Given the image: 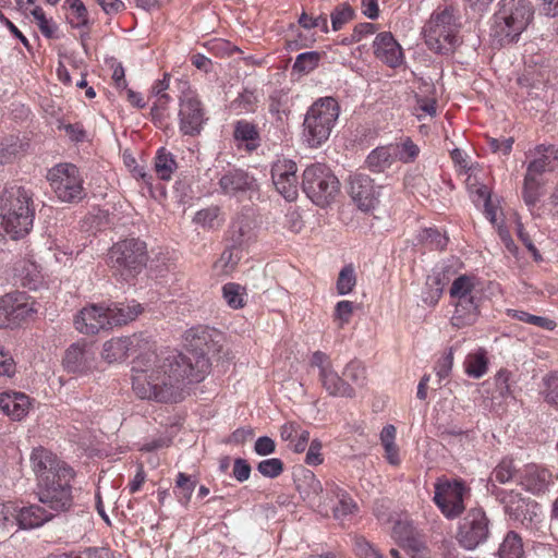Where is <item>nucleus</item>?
Segmentation results:
<instances>
[{
	"label": "nucleus",
	"instance_id": "obj_12",
	"mask_svg": "<svg viewBox=\"0 0 558 558\" xmlns=\"http://www.w3.org/2000/svg\"><path fill=\"white\" fill-rule=\"evenodd\" d=\"M310 366L317 369L318 381L328 396L348 399L356 396L352 385L338 374L327 353L315 351L311 356Z\"/></svg>",
	"mask_w": 558,
	"mask_h": 558
},
{
	"label": "nucleus",
	"instance_id": "obj_51",
	"mask_svg": "<svg viewBox=\"0 0 558 558\" xmlns=\"http://www.w3.org/2000/svg\"><path fill=\"white\" fill-rule=\"evenodd\" d=\"M353 312V302L348 300L339 301L335 306L332 320L339 329H342L351 322Z\"/></svg>",
	"mask_w": 558,
	"mask_h": 558
},
{
	"label": "nucleus",
	"instance_id": "obj_14",
	"mask_svg": "<svg viewBox=\"0 0 558 558\" xmlns=\"http://www.w3.org/2000/svg\"><path fill=\"white\" fill-rule=\"evenodd\" d=\"M495 495L504 506V511L510 520L526 529H532L538 523L541 508L535 500L524 498L520 493L507 489H499Z\"/></svg>",
	"mask_w": 558,
	"mask_h": 558
},
{
	"label": "nucleus",
	"instance_id": "obj_57",
	"mask_svg": "<svg viewBox=\"0 0 558 558\" xmlns=\"http://www.w3.org/2000/svg\"><path fill=\"white\" fill-rule=\"evenodd\" d=\"M257 470L265 477L276 478L283 472L284 464L279 458H270L260 461Z\"/></svg>",
	"mask_w": 558,
	"mask_h": 558
},
{
	"label": "nucleus",
	"instance_id": "obj_52",
	"mask_svg": "<svg viewBox=\"0 0 558 558\" xmlns=\"http://www.w3.org/2000/svg\"><path fill=\"white\" fill-rule=\"evenodd\" d=\"M442 284L439 278L435 277L428 279L426 286L422 292V300L428 306H435L438 304L442 295Z\"/></svg>",
	"mask_w": 558,
	"mask_h": 558
},
{
	"label": "nucleus",
	"instance_id": "obj_28",
	"mask_svg": "<svg viewBox=\"0 0 558 558\" xmlns=\"http://www.w3.org/2000/svg\"><path fill=\"white\" fill-rule=\"evenodd\" d=\"M11 294V328L17 327L24 322L33 318L38 312V303L34 298L24 292H15Z\"/></svg>",
	"mask_w": 558,
	"mask_h": 558
},
{
	"label": "nucleus",
	"instance_id": "obj_13",
	"mask_svg": "<svg viewBox=\"0 0 558 558\" xmlns=\"http://www.w3.org/2000/svg\"><path fill=\"white\" fill-rule=\"evenodd\" d=\"M53 517V512L38 505L20 506L13 501L0 505V521L5 527L17 525L22 530L36 529Z\"/></svg>",
	"mask_w": 558,
	"mask_h": 558
},
{
	"label": "nucleus",
	"instance_id": "obj_62",
	"mask_svg": "<svg viewBox=\"0 0 558 558\" xmlns=\"http://www.w3.org/2000/svg\"><path fill=\"white\" fill-rule=\"evenodd\" d=\"M322 442L318 439L312 440L305 457V463L308 465H319L323 463L324 458L322 454Z\"/></svg>",
	"mask_w": 558,
	"mask_h": 558
},
{
	"label": "nucleus",
	"instance_id": "obj_35",
	"mask_svg": "<svg viewBox=\"0 0 558 558\" xmlns=\"http://www.w3.org/2000/svg\"><path fill=\"white\" fill-rule=\"evenodd\" d=\"M464 372L472 378H481L488 371V357L485 349L480 348L470 352L463 363Z\"/></svg>",
	"mask_w": 558,
	"mask_h": 558
},
{
	"label": "nucleus",
	"instance_id": "obj_6",
	"mask_svg": "<svg viewBox=\"0 0 558 558\" xmlns=\"http://www.w3.org/2000/svg\"><path fill=\"white\" fill-rule=\"evenodd\" d=\"M340 107L332 97L317 99L304 119V137L311 147H319L330 136L339 117Z\"/></svg>",
	"mask_w": 558,
	"mask_h": 558
},
{
	"label": "nucleus",
	"instance_id": "obj_19",
	"mask_svg": "<svg viewBox=\"0 0 558 558\" xmlns=\"http://www.w3.org/2000/svg\"><path fill=\"white\" fill-rule=\"evenodd\" d=\"M107 306L90 304L83 307L74 319L75 328L85 335H96L100 330L109 329V316Z\"/></svg>",
	"mask_w": 558,
	"mask_h": 558
},
{
	"label": "nucleus",
	"instance_id": "obj_9",
	"mask_svg": "<svg viewBox=\"0 0 558 558\" xmlns=\"http://www.w3.org/2000/svg\"><path fill=\"white\" fill-rule=\"evenodd\" d=\"M302 187L314 204L327 206L339 192V181L324 163H313L303 172Z\"/></svg>",
	"mask_w": 558,
	"mask_h": 558
},
{
	"label": "nucleus",
	"instance_id": "obj_61",
	"mask_svg": "<svg viewBox=\"0 0 558 558\" xmlns=\"http://www.w3.org/2000/svg\"><path fill=\"white\" fill-rule=\"evenodd\" d=\"M377 32V26L369 22L359 23L354 26L351 34V41H361L363 38Z\"/></svg>",
	"mask_w": 558,
	"mask_h": 558
},
{
	"label": "nucleus",
	"instance_id": "obj_2",
	"mask_svg": "<svg viewBox=\"0 0 558 558\" xmlns=\"http://www.w3.org/2000/svg\"><path fill=\"white\" fill-rule=\"evenodd\" d=\"M0 216L5 233L13 240L27 235L35 219L33 190L15 183L7 185L0 194Z\"/></svg>",
	"mask_w": 558,
	"mask_h": 558
},
{
	"label": "nucleus",
	"instance_id": "obj_41",
	"mask_svg": "<svg viewBox=\"0 0 558 558\" xmlns=\"http://www.w3.org/2000/svg\"><path fill=\"white\" fill-rule=\"evenodd\" d=\"M329 492L338 499V505L333 508V515L336 519H341L353 513L356 508V504L345 490L332 483Z\"/></svg>",
	"mask_w": 558,
	"mask_h": 558
},
{
	"label": "nucleus",
	"instance_id": "obj_55",
	"mask_svg": "<svg viewBox=\"0 0 558 558\" xmlns=\"http://www.w3.org/2000/svg\"><path fill=\"white\" fill-rule=\"evenodd\" d=\"M258 96L254 90L244 89L234 99L233 106L240 112H255L257 109Z\"/></svg>",
	"mask_w": 558,
	"mask_h": 558
},
{
	"label": "nucleus",
	"instance_id": "obj_64",
	"mask_svg": "<svg viewBox=\"0 0 558 558\" xmlns=\"http://www.w3.org/2000/svg\"><path fill=\"white\" fill-rule=\"evenodd\" d=\"M356 553L363 558H384L377 548L365 539L356 542Z\"/></svg>",
	"mask_w": 558,
	"mask_h": 558
},
{
	"label": "nucleus",
	"instance_id": "obj_58",
	"mask_svg": "<svg viewBox=\"0 0 558 558\" xmlns=\"http://www.w3.org/2000/svg\"><path fill=\"white\" fill-rule=\"evenodd\" d=\"M453 366V348H449L436 362L435 372L439 380L449 377Z\"/></svg>",
	"mask_w": 558,
	"mask_h": 558
},
{
	"label": "nucleus",
	"instance_id": "obj_48",
	"mask_svg": "<svg viewBox=\"0 0 558 558\" xmlns=\"http://www.w3.org/2000/svg\"><path fill=\"white\" fill-rule=\"evenodd\" d=\"M356 284V276L353 265L344 266L337 279L336 288L339 295L349 294Z\"/></svg>",
	"mask_w": 558,
	"mask_h": 558
},
{
	"label": "nucleus",
	"instance_id": "obj_31",
	"mask_svg": "<svg viewBox=\"0 0 558 558\" xmlns=\"http://www.w3.org/2000/svg\"><path fill=\"white\" fill-rule=\"evenodd\" d=\"M477 279L472 275H460L450 287L449 294L453 302H465L480 299L475 293Z\"/></svg>",
	"mask_w": 558,
	"mask_h": 558
},
{
	"label": "nucleus",
	"instance_id": "obj_56",
	"mask_svg": "<svg viewBox=\"0 0 558 558\" xmlns=\"http://www.w3.org/2000/svg\"><path fill=\"white\" fill-rule=\"evenodd\" d=\"M545 82L544 74L535 66H526L518 77V84L526 88H537Z\"/></svg>",
	"mask_w": 558,
	"mask_h": 558
},
{
	"label": "nucleus",
	"instance_id": "obj_45",
	"mask_svg": "<svg viewBox=\"0 0 558 558\" xmlns=\"http://www.w3.org/2000/svg\"><path fill=\"white\" fill-rule=\"evenodd\" d=\"M194 222L201 226L203 229L214 230L219 228L223 219L221 217L220 208L218 206H211L198 210L194 216Z\"/></svg>",
	"mask_w": 558,
	"mask_h": 558
},
{
	"label": "nucleus",
	"instance_id": "obj_38",
	"mask_svg": "<svg viewBox=\"0 0 558 558\" xmlns=\"http://www.w3.org/2000/svg\"><path fill=\"white\" fill-rule=\"evenodd\" d=\"M64 5L69 10L66 20L72 28H89V14L82 0H65Z\"/></svg>",
	"mask_w": 558,
	"mask_h": 558
},
{
	"label": "nucleus",
	"instance_id": "obj_54",
	"mask_svg": "<svg viewBox=\"0 0 558 558\" xmlns=\"http://www.w3.org/2000/svg\"><path fill=\"white\" fill-rule=\"evenodd\" d=\"M298 23L304 29L319 28L324 34L329 33L327 15L324 13L314 17L306 12H303L299 17Z\"/></svg>",
	"mask_w": 558,
	"mask_h": 558
},
{
	"label": "nucleus",
	"instance_id": "obj_42",
	"mask_svg": "<svg viewBox=\"0 0 558 558\" xmlns=\"http://www.w3.org/2000/svg\"><path fill=\"white\" fill-rule=\"evenodd\" d=\"M222 296L229 307L240 310L246 305V289L235 282L222 286Z\"/></svg>",
	"mask_w": 558,
	"mask_h": 558
},
{
	"label": "nucleus",
	"instance_id": "obj_50",
	"mask_svg": "<svg viewBox=\"0 0 558 558\" xmlns=\"http://www.w3.org/2000/svg\"><path fill=\"white\" fill-rule=\"evenodd\" d=\"M322 59V54L317 51H308L299 54L293 64V70L299 73H310L314 71Z\"/></svg>",
	"mask_w": 558,
	"mask_h": 558
},
{
	"label": "nucleus",
	"instance_id": "obj_11",
	"mask_svg": "<svg viewBox=\"0 0 558 558\" xmlns=\"http://www.w3.org/2000/svg\"><path fill=\"white\" fill-rule=\"evenodd\" d=\"M73 471L65 470L54 480L38 483L39 501L48 507V510L54 514L68 511L73 506V490L71 480Z\"/></svg>",
	"mask_w": 558,
	"mask_h": 558
},
{
	"label": "nucleus",
	"instance_id": "obj_49",
	"mask_svg": "<svg viewBox=\"0 0 558 558\" xmlns=\"http://www.w3.org/2000/svg\"><path fill=\"white\" fill-rule=\"evenodd\" d=\"M195 484L196 483L191 480L190 475L182 472L178 474L174 493L182 505H187L190 502Z\"/></svg>",
	"mask_w": 558,
	"mask_h": 558
},
{
	"label": "nucleus",
	"instance_id": "obj_46",
	"mask_svg": "<svg viewBox=\"0 0 558 558\" xmlns=\"http://www.w3.org/2000/svg\"><path fill=\"white\" fill-rule=\"evenodd\" d=\"M418 241L428 250L442 251L448 244V236L436 228H426L418 233Z\"/></svg>",
	"mask_w": 558,
	"mask_h": 558
},
{
	"label": "nucleus",
	"instance_id": "obj_15",
	"mask_svg": "<svg viewBox=\"0 0 558 558\" xmlns=\"http://www.w3.org/2000/svg\"><path fill=\"white\" fill-rule=\"evenodd\" d=\"M490 520L482 508H471L459 522L457 542L472 550L484 544L490 535Z\"/></svg>",
	"mask_w": 558,
	"mask_h": 558
},
{
	"label": "nucleus",
	"instance_id": "obj_40",
	"mask_svg": "<svg viewBox=\"0 0 558 558\" xmlns=\"http://www.w3.org/2000/svg\"><path fill=\"white\" fill-rule=\"evenodd\" d=\"M393 147V155L396 161L403 163L414 162L420 155V147L412 141L411 137H403L400 142L391 144Z\"/></svg>",
	"mask_w": 558,
	"mask_h": 558
},
{
	"label": "nucleus",
	"instance_id": "obj_27",
	"mask_svg": "<svg viewBox=\"0 0 558 558\" xmlns=\"http://www.w3.org/2000/svg\"><path fill=\"white\" fill-rule=\"evenodd\" d=\"M31 404V398L24 392H0V410L13 421L24 418L29 412Z\"/></svg>",
	"mask_w": 558,
	"mask_h": 558
},
{
	"label": "nucleus",
	"instance_id": "obj_47",
	"mask_svg": "<svg viewBox=\"0 0 558 558\" xmlns=\"http://www.w3.org/2000/svg\"><path fill=\"white\" fill-rule=\"evenodd\" d=\"M541 395L546 403L558 408V371L550 372L542 379Z\"/></svg>",
	"mask_w": 558,
	"mask_h": 558
},
{
	"label": "nucleus",
	"instance_id": "obj_8",
	"mask_svg": "<svg viewBox=\"0 0 558 558\" xmlns=\"http://www.w3.org/2000/svg\"><path fill=\"white\" fill-rule=\"evenodd\" d=\"M470 495L471 488L462 478L442 476L434 484L433 501L446 519L454 520L464 512V500Z\"/></svg>",
	"mask_w": 558,
	"mask_h": 558
},
{
	"label": "nucleus",
	"instance_id": "obj_59",
	"mask_svg": "<svg viewBox=\"0 0 558 558\" xmlns=\"http://www.w3.org/2000/svg\"><path fill=\"white\" fill-rule=\"evenodd\" d=\"M515 472L512 460H502L494 470L495 480L498 483L505 484L509 482Z\"/></svg>",
	"mask_w": 558,
	"mask_h": 558
},
{
	"label": "nucleus",
	"instance_id": "obj_24",
	"mask_svg": "<svg viewBox=\"0 0 558 558\" xmlns=\"http://www.w3.org/2000/svg\"><path fill=\"white\" fill-rule=\"evenodd\" d=\"M256 225L254 220L245 215L235 217L228 231L227 240L232 244V247H246L256 241Z\"/></svg>",
	"mask_w": 558,
	"mask_h": 558
},
{
	"label": "nucleus",
	"instance_id": "obj_32",
	"mask_svg": "<svg viewBox=\"0 0 558 558\" xmlns=\"http://www.w3.org/2000/svg\"><path fill=\"white\" fill-rule=\"evenodd\" d=\"M14 270L15 280L23 288L36 290L41 282L40 270L38 266L31 260H21L16 264Z\"/></svg>",
	"mask_w": 558,
	"mask_h": 558
},
{
	"label": "nucleus",
	"instance_id": "obj_26",
	"mask_svg": "<svg viewBox=\"0 0 558 558\" xmlns=\"http://www.w3.org/2000/svg\"><path fill=\"white\" fill-rule=\"evenodd\" d=\"M519 483L525 490L538 495L548 488L551 473L536 464H527L520 473Z\"/></svg>",
	"mask_w": 558,
	"mask_h": 558
},
{
	"label": "nucleus",
	"instance_id": "obj_7",
	"mask_svg": "<svg viewBox=\"0 0 558 558\" xmlns=\"http://www.w3.org/2000/svg\"><path fill=\"white\" fill-rule=\"evenodd\" d=\"M148 258L146 243L136 238L121 240L109 251L111 268L125 281L141 274L146 267Z\"/></svg>",
	"mask_w": 558,
	"mask_h": 558
},
{
	"label": "nucleus",
	"instance_id": "obj_36",
	"mask_svg": "<svg viewBox=\"0 0 558 558\" xmlns=\"http://www.w3.org/2000/svg\"><path fill=\"white\" fill-rule=\"evenodd\" d=\"M342 376L352 385V389L355 391L356 388H365L368 381L367 368L365 364L357 359H353L344 365Z\"/></svg>",
	"mask_w": 558,
	"mask_h": 558
},
{
	"label": "nucleus",
	"instance_id": "obj_44",
	"mask_svg": "<svg viewBox=\"0 0 558 558\" xmlns=\"http://www.w3.org/2000/svg\"><path fill=\"white\" fill-rule=\"evenodd\" d=\"M356 16L353 7L348 2L337 4L330 12L331 28L333 32L341 31L348 23Z\"/></svg>",
	"mask_w": 558,
	"mask_h": 558
},
{
	"label": "nucleus",
	"instance_id": "obj_10",
	"mask_svg": "<svg viewBox=\"0 0 558 558\" xmlns=\"http://www.w3.org/2000/svg\"><path fill=\"white\" fill-rule=\"evenodd\" d=\"M47 180L57 198L63 203H78L86 196L84 180L73 163H58L47 174Z\"/></svg>",
	"mask_w": 558,
	"mask_h": 558
},
{
	"label": "nucleus",
	"instance_id": "obj_63",
	"mask_svg": "<svg viewBox=\"0 0 558 558\" xmlns=\"http://www.w3.org/2000/svg\"><path fill=\"white\" fill-rule=\"evenodd\" d=\"M251 471H252V468L246 460L241 459V458H238L234 460L232 473H233V476L239 482H244V481L248 480V477L251 475Z\"/></svg>",
	"mask_w": 558,
	"mask_h": 558
},
{
	"label": "nucleus",
	"instance_id": "obj_53",
	"mask_svg": "<svg viewBox=\"0 0 558 558\" xmlns=\"http://www.w3.org/2000/svg\"><path fill=\"white\" fill-rule=\"evenodd\" d=\"M236 247H232V245L226 248L220 258L215 263L214 268L222 275H229L232 272L240 260V257L234 254V250Z\"/></svg>",
	"mask_w": 558,
	"mask_h": 558
},
{
	"label": "nucleus",
	"instance_id": "obj_39",
	"mask_svg": "<svg viewBox=\"0 0 558 558\" xmlns=\"http://www.w3.org/2000/svg\"><path fill=\"white\" fill-rule=\"evenodd\" d=\"M498 555L500 558H522L524 549L521 536L514 531H509L499 546Z\"/></svg>",
	"mask_w": 558,
	"mask_h": 558
},
{
	"label": "nucleus",
	"instance_id": "obj_5",
	"mask_svg": "<svg viewBox=\"0 0 558 558\" xmlns=\"http://www.w3.org/2000/svg\"><path fill=\"white\" fill-rule=\"evenodd\" d=\"M460 24L452 8L436 10L423 27L427 47L440 54L454 51L459 45Z\"/></svg>",
	"mask_w": 558,
	"mask_h": 558
},
{
	"label": "nucleus",
	"instance_id": "obj_17",
	"mask_svg": "<svg viewBox=\"0 0 558 558\" xmlns=\"http://www.w3.org/2000/svg\"><path fill=\"white\" fill-rule=\"evenodd\" d=\"M298 166L291 159H278L271 167L272 183L280 195L288 202L295 201L299 195Z\"/></svg>",
	"mask_w": 558,
	"mask_h": 558
},
{
	"label": "nucleus",
	"instance_id": "obj_1",
	"mask_svg": "<svg viewBox=\"0 0 558 558\" xmlns=\"http://www.w3.org/2000/svg\"><path fill=\"white\" fill-rule=\"evenodd\" d=\"M209 368V359L204 353L165 355L148 350L133 360L132 391L141 400L178 403L187 395L189 385L202 381Z\"/></svg>",
	"mask_w": 558,
	"mask_h": 558
},
{
	"label": "nucleus",
	"instance_id": "obj_29",
	"mask_svg": "<svg viewBox=\"0 0 558 558\" xmlns=\"http://www.w3.org/2000/svg\"><path fill=\"white\" fill-rule=\"evenodd\" d=\"M233 138L239 149L247 153L256 150L260 145V135L255 123L247 120H239L234 123Z\"/></svg>",
	"mask_w": 558,
	"mask_h": 558
},
{
	"label": "nucleus",
	"instance_id": "obj_33",
	"mask_svg": "<svg viewBox=\"0 0 558 558\" xmlns=\"http://www.w3.org/2000/svg\"><path fill=\"white\" fill-rule=\"evenodd\" d=\"M109 316L110 328L114 326L125 325L134 320L143 311L141 304L133 302L132 304H113L107 306Z\"/></svg>",
	"mask_w": 558,
	"mask_h": 558
},
{
	"label": "nucleus",
	"instance_id": "obj_3",
	"mask_svg": "<svg viewBox=\"0 0 558 558\" xmlns=\"http://www.w3.org/2000/svg\"><path fill=\"white\" fill-rule=\"evenodd\" d=\"M529 158L522 195L529 206H534L543 194V173L558 169V144L536 145L529 151Z\"/></svg>",
	"mask_w": 558,
	"mask_h": 558
},
{
	"label": "nucleus",
	"instance_id": "obj_37",
	"mask_svg": "<svg viewBox=\"0 0 558 558\" xmlns=\"http://www.w3.org/2000/svg\"><path fill=\"white\" fill-rule=\"evenodd\" d=\"M368 168L373 172H383L396 162L393 147L390 145L380 146L371 151L366 158Z\"/></svg>",
	"mask_w": 558,
	"mask_h": 558
},
{
	"label": "nucleus",
	"instance_id": "obj_16",
	"mask_svg": "<svg viewBox=\"0 0 558 558\" xmlns=\"http://www.w3.org/2000/svg\"><path fill=\"white\" fill-rule=\"evenodd\" d=\"M179 107L180 132L187 136H198L208 120L198 95L193 90L182 93Z\"/></svg>",
	"mask_w": 558,
	"mask_h": 558
},
{
	"label": "nucleus",
	"instance_id": "obj_22",
	"mask_svg": "<svg viewBox=\"0 0 558 558\" xmlns=\"http://www.w3.org/2000/svg\"><path fill=\"white\" fill-rule=\"evenodd\" d=\"M349 194L362 211H369L378 204L373 180L367 175H352L349 182Z\"/></svg>",
	"mask_w": 558,
	"mask_h": 558
},
{
	"label": "nucleus",
	"instance_id": "obj_34",
	"mask_svg": "<svg viewBox=\"0 0 558 558\" xmlns=\"http://www.w3.org/2000/svg\"><path fill=\"white\" fill-rule=\"evenodd\" d=\"M178 169L174 156L165 147L157 150L154 158V171L156 177L162 181H170Z\"/></svg>",
	"mask_w": 558,
	"mask_h": 558
},
{
	"label": "nucleus",
	"instance_id": "obj_30",
	"mask_svg": "<svg viewBox=\"0 0 558 558\" xmlns=\"http://www.w3.org/2000/svg\"><path fill=\"white\" fill-rule=\"evenodd\" d=\"M478 302L480 299L465 302H453L454 312L450 319L451 325L460 329L475 324L480 316Z\"/></svg>",
	"mask_w": 558,
	"mask_h": 558
},
{
	"label": "nucleus",
	"instance_id": "obj_18",
	"mask_svg": "<svg viewBox=\"0 0 558 558\" xmlns=\"http://www.w3.org/2000/svg\"><path fill=\"white\" fill-rule=\"evenodd\" d=\"M149 348V341L142 336L118 337L106 341L101 356L108 363L123 362L130 353Z\"/></svg>",
	"mask_w": 558,
	"mask_h": 558
},
{
	"label": "nucleus",
	"instance_id": "obj_43",
	"mask_svg": "<svg viewBox=\"0 0 558 558\" xmlns=\"http://www.w3.org/2000/svg\"><path fill=\"white\" fill-rule=\"evenodd\" d=\"M506 314L508 317H510L512 319H517V320L523 322L525 324L539 327L544 330L551 331L557 326L556 322L548 317L533 315V314H530L524 311L509 308V310H507Z\"/></svg>",
	"mask_w": 558,
	"mask_h": 558
},
{
	"label": "nucleus",
	"instance_id": "obj_4",
	"mask_svg": "<svg viewBox=\"0 0 558 558\" xmlns=\"http://www.w3.org/2000/svg\"><path fill=\"white\" fill-rule=\"evenodd\" d=\"M533 17V7L527 0H501L495 14L493 36L501 46L511 44L527 27Z\"/></svg>",
	"mask_w": 558,
	"mask_h": 558
},
{
	"label": "nucleus",
	"instance_id": "obj_23",
	"mask_svg": "<svg viewBox=\"0 0 558 558\" xmlns=\"http://www.w3.org/2000/svg\"><path fill=\"white\" fill-rule=\"evenodd\" d=\"M218 184L222 194L234 197H241L257 187L255 178L242 169L227 171Z\"/></svg>",
	"mask_w": 558,
	"mask_h": 558
},
{
	"label": "nucleus",
	"instance_id": "obj_21",
	"mask_svg": "<svg viewBox=\"0 0 558 558\" xmlns=\"http://www.w3.org/2000/svg\"><path fill=\"white\" fill-rule=\"evenodd\" d=\"M373 52L376 59L389 68H398L404 61L402 47L390 32L378 33L373 41Z\"/></svg>",
	"mask_w": 558,
	"mask_h": 558
},
{
	"label": "nucleus",
	"instance_id": "obj_25",
	"mask_svg": "<svg viewBox=\"0 0 558 558\" xmlns=\"http://www.w3.org/2000/svg\"><path fill=\"white\" fill-rule=\"evenodd\" d=\"M86 348L85 342H76L66 349L62 364L68 373L82 375L92 368L93 356Z\"/></svg>",
	"mask_w": 558,
	"mask_h": 558
},
{
	"label": "nucleus",
	"instance_id": "obj_20",
	"mask_svg": "<svg viewBox=\"0 0 558 558\" xmlns=\"http://www.w3.org/2000/svg\"><path fill=\"white\" fill-rule=\"evenodd\" d=\"M33 471L36 473L39 483L56 478L65 470H72L64 462L60 461L50 450L39 447L35 448L31 454Z\"/></svg>",
	"mask_w": 558,
	"mask_h": 558
},
{
	"label": "nucleus",
	"instance_id": "obj_60",
	"mask_svg": "<svg viewBox=\"0 0 558 558\" xmlns=\"http://www.w3.org/2000/svg\"><path fill=\"white\" fill-rule=\"evenodd\" d=\"M513 143H514L513 137H507V138H502V140L489 137L487 140L488 148L493 153H499L500 151L505 156H508L511 153Z\"/></svg>",
	"mask_w": 558,
	"mask_h": 558
}]
</instances>
